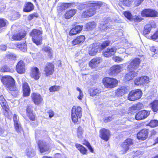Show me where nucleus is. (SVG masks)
I'll list each match as a JSON object with an SVG mask.
<instances>
[{
    "mask_svg": "<svg viewBox=\"0 0 158 158\" xmlns=\"http://www.w3.org/2000/svg\"><path fill=\"white\" fill-rule=\"evenodd\" d=\"M16 69L19 73H23L25 72V68L23 61L20 60L18 62L16 66Z\"/></svg>",
    "mask_w": 158,
    "mask_h": 158,
    "instance_id": "2eb2a0df",
    "label": "nucleus"
},
{
    "mask_svg": "<svg viewBox=\"0 0 158 158\" xmlns=\"http://www.w3.org/2000/svg\"><path fill=\"white\" fill-rule=\"evenodd\" d=\"M85 38L84 35H80L77 37L72 41L73 45L80 44L82 43L85 40Z\"/></svg>",
    "mask_w": 158,
    "mask_h": 158,
    "instance_id": "4be33fe9",
    "label": "nucleus"
},
{
    "mask_svg": "<svg viewBox=\"0 0 158 158\" xmlns=\"http://www.w3.org/2000/svg\"><path fill=\"white\" fill-rule=\"evenodd\" d=\"M119 1L125 6H129L132 2V0H119Z\"/></svg>",
    "mask_w": 158,
    "mask_h": 158,
    "instance_id": "c03bdc74",
    "label": "nucleus"
},
{
    "mask_svg": "<svg viewBox=\"0 0 158 158\" xmlns=\"http://www.w3.org/2000/svg\"><path fill=\"white\" fill-rule=\"evenodd\" d=\"M82 116L81 108L80 106L76 107L74 106L71 110V118L73 122L74 123L78 122V118Z\"/></svg>",
    "mask_w": 158,
    "mask_h": 158,
    "instance_id": "7ed1b4c3",
    "label": "nucleus"
},
{
    "mask_svg": "<svg viewBox=\"0 0 158 158\" xmlns=\"http://www.w3.org/2000/svg\"><path fill=\"white\" fill-rule=\"evenodd\" d=\"M112 59L115 62L118 63L120 62L123 60V59L118 56H113L112 57Z\"/></svg>",
    "mask_w": 158,
    "mask_h": 158,
    "instance_id": "603ef678",
    "label": "nucleus"
},
{
    "mask_svg": "<svg viewBox=\"0 0 158 158\" xmlns=\"http://www.w3.org/2000/svg\"><path fill=\"white\" fill-rule=\"evenodd\" d=\"M1 80L7 89L10 91V93L13 96L16 97L19 94V90L15 87V80L12 77L9 76H5L2 77Z\"/></svg>",
    "mask_w": 158,
    "mask_h": 158,
    "instance_id": "f03ea898",
    "label": "nucleus"
},
{
    "mask_svg": "<svg viewBox=\"0 0 158 158\" xmlns=\"http://www.w3.org/2000/svg\"><path fill=\"white\" fill-rule=\"evenodd\" d=\"M23 95L24 96H28L29 95L30 88L27 83H24L23 85Z\"/></svg>",
    "mask_w": 158,
    "mask_h": 158,
    "instance_id": "a878e982",
    "label": "nucleus"
},
{
    "mask_svg": "<svg viewBox=\"0 0 158 158\" xmlns=\"http://www.w3.org/2000/svg\"><path fill=\"white\" fill-rule=\"evenodd\" d=\"M17 48L23 52H26L27 50V45L25 43L23 44L18 43L16 44Z\"/></svg>",
    "mask_w": 158,
    "mask_h": 158,
    "instance_id": "4c0bfd02",
    "label": "nucleus"
},
{
    "mask_svg": "<svg viewBox=\"0 0 158 158\" xmlns=\"http://www.w3.org/2000/svg\"><path fill=\"white\" fill-rule=\"evenodd\" d=\"M128 89L126 87H121L115 91V95L117 96H122L127 93Z\"/></svg>",
    "mask_w": 158,
    "mask_h": 158,
    "instance_id": "aec40b11",
    "label": "nucleus"
},
{
    "mask_svg": "<svg viewBox=\"0 0 158 158\" xmlns=\"http://www.w3.org/2000/svg\"><path fill=\"white\" fill-rule=\"evenodd\" d=\"M152 39L154 40H156L158 38V30L156 32L151 36Z\"/></svg>",
    "mask_w": 158,
    "mask_h": 158,
    "instance_id": "bf43d9fd",
    "label": "nucleus"
},
{
    "mask_svg": "<svg viewBox=\"0 0 158 158\" xmlns=\"http://www.w3.org/2000/svg\"><path fill=\"white\" fill-rule=\"evenodd\" d=\"M131 71L127 73L125 76V79L127 81H129L132 79L133 78L135 77L137 73L133 71L130 70Z\"/></svg>",
    "mask_w": 158,
    "mask_h": 158,
    "instance_id": "cd10ccee",
    "label": "nucleus"
},
{
    "mask_svg": "<svg viewBox=\"0 0 158 158\" xmlns=\"http://www.w3.org/2000/svg\"><path fill=\"white\" fill-rule=\"evenodd\" d=\"M117 48L113 47L111 48H108L106 50L103 52V55L104 56L109 57L113 55L116 52Z\"/></svg>",
    "mask_w": 158,
    "mask_h": 158,
    "instance_id": "a211bd4d",
    "label": "nucleus"
},
{
    "mask_svg": "<svg viewBox=\"0 0 158 158\" xmlns=\"http://www.w3.org/2000/svg\"><path fill=\"white\" fill-rule=\"evenodd\" d=\"M82 26H77L75 27L72 28L70 31V35H73L79 33L82 30Z\"/></svg>",
    "mask_w": 158,
    "mask_h": 158,
    "instance_id": "b1692460",
    "label": "nucleus"
},
{
    "mask_svg": "<svg viewBox=\"0 0 158 158\" xmlns=\"http://www.w3.org/2000/svg\"><path fill=\"white\" fill-rule=\"evenodd\" d=\"M122 69V67L120 65H114L110 68V74L115 75L119 73L121 71Z\"/></svg>",
    "mask_w": 158,
    "mask_h": 158,
    "instance_id": "dca6fc26",
    "label": "nucleus"
},
{
    "mask_svg": "<svg viewBox=\"0 0 158 158\" xmlns=\"http://www.w3.org/2000/svg\"><path fill=\"white\" fill-rule=\"evenodd\" d=\"M31 108V106H28L27 109V115L29 117L30 119L32 121H34L35 120V116L32 113Z\"/></svg>",
    "mask_w": 158,
    "mask_h": 158,
    "instance_id": "2f4dec72",
    "label": "nucleus"
},
{
    "mask_svg": "<svg viewBox=\"0 0 158 158\" xmlns=\"http://www.w3.org/2000/svg\"><path fill=\"white\" fill-rule=\"evenodd\" d=\"M96 26V24L94 22H89L86 25L87 29L89 30H91L94 28Z\"/></svg>",
    "mask_w": 158,
    "mask_h": 158,
    "instance_id": "ea45409f",
    "label": "nucleus"
},
{
    "mask_svg": "<svg viewBox=\"0 0 158 158\" xmlns=\"http://www.w3.org/2000/svg\"><path fill=\"white\" fill-rule=\"evenodd\" d=\"M71 5V4L69 3H63L61 7L62 9L65 10L69 7Z\"/></svg>",
    "mask_w": 158,
    "mask_h": 158,
    "instance_id": "5fc2aeb1",
    "label": "nucleus"
},
{
    "mask_svg": "<svg viewBox=\"0 0 158 158\" xmlns=\"http://www.w3.org/2000/svg\"><path fill=\"white\" fill-rule=\"evenodd\" d=\"M35 17H37V15L36 14H33L30 15L28 16V18L29 20H31Z\"/></svg>",
    "mask_w": 158,
    "mask_h": 158,
    "instance_id": "052dcab7",
    "label": "nucleus"
},
{
    "mask_svg": "<svg viewBox=\"0 0 158 158\" xmlns=\"http://www.w3.org/2000/svg\"><path fill=\"white\" fill-rule=\"evenodd\" d=\"M110 42L109 41H107L103 42L101 45V48L103 49L105 48L106 46L109 45Z\"/></svg>",
    "mask_w": 158,
    "mask_h": 158,
    "instance_id": "864d4df0",
    "label": "nucleus"
},
{
    "mask_svg": "<svg viewBox=\"0 0 158 158\" xmlns=\"http://www.w3.org/2000/svg\"><path fill=\"white\" fill-rule=\"evenodd\" d=\"M85 145L88 147V149L91 152H93V149L92 148L90 143L89 142H86L85 144Z\"/></svg>",
    "mask_w": 158,
    "mask_h": 158,
    "instance_id": "13d9d810",
    "label": "nucleus"
},
{
    "mask_svg": "<svg viewBox=\"0 0 158 158\" xmlns=\"http://www.w3.org/2000/svg\"><path fill=\"white\" fill-rule=\"evenodd\" d=\"M140 60L138 58H136L130 62L128 66V69L129 70L134 71L138 68Z\"/></svg>",
    "mask_w": 158,
    "mask_h": 158,
    "instance_id": "6e6552de",
    "label": "nucleus"
},
{
    "mask_svg": "<svg viewBox=\"0 0 158 158\" xmlns=\"http://www.w3.org/2000/svg\"><path fill=\"white\" fill-rule=\"evenodd\" d=\"M83 134L82 129L81 127H78L77 131V136L79 138H81L82 137V135Z\"/></svg>",
    "mask_w": 158,
    "mask_h": 158,
    "instance_id": "49530a36",
    "label": "nucleus"
},
{
    "mask_svg": "<svg viewBox=\"0 0 158 158\" xmlns=\"http://www.w3.org/2000/svg\"><path fill=\"white\" fill-rule=\"evenodd\" d=\"M144 0H135V5L138 6H139Z\"/></svg>",
    "mask_w": 158,
    "mask_h": 158,
    "instance_id": "e2e57ef3",
    "label": "nucleus"
},
{
    "mask_svg": "<svg viewBox=\"0 0 158 158\" xmlns=\"http://www.w3.org/2000/svg\"><path fill=\"white\" fill-rule=\"evenodd\" d=\"M99 27L101 29L104 31H106V30L108 29V28H109V27H108V26L106 24H101Z\"/></svg>",
    "mask_w": 158,
    "mask_h": 158,
    "instance_id": "6e6d98bb",
    "label": "nucleus"
},
{
    "mask_svg": "<svg viewBox=\"0 0 158 158\" xmlns=\"http://www.w3.org/2000/svg\"><path fill=\"white\" fill-rule=\"evenodd\" d=\"M25 36V34L22 32H19L14 34L12 38L14 40H20L24 38Z\"/></svg>",
    "mask_w": 158,
    "mask_h": 158,
    "instance_id": "c85d7f7f",
    "label": "nucleus"
},
{
    "mask_svg": "<svg viewBox=\"0 0 158 158\" xmlns=\"http://www.w3.org/2000/svg\"><path fill=\"white\" fill-rule=\"evenodd\" d=\"M0 104L2 108L6 111L7 112L9 110L8 108V106L7 104L6 101L2 95L0 96Z\"/></svg>",
    "mask_w": 158,
    "mask_h": 158,
    "instance_id": "393cba45",
    "label": "nucleus"
},
{
    "mask_svg": "<svg viewBox=\"0 0 158 158\" xmlns=\"http://www.w3.org/2000/svg\"><path fill=\"white\" fill-rule=\"evenodd\" d=\"M41 32L37 29H33L30 33L32 37V40L36 45H40L42 41Z\"/></svg>",
    "mask_w": 158,
    "mask_h": 158,
    "instance_id": "20e7f679",
    "label": "nucleus"
},
{
    "mask_svg": "<svg viewBox=\"0 0 158 158\" xmlns=\"http://www.w3.org/2000/svg\"><path fill=\"white\" fill-rule=\"evenodd\" d=\"M155 143H154L153 145H155L157 143H158V137L155 140Z\"/></svg>",
    "mask_w": 158,
    "mask_h": 158,
    "instance_id": "774afa93",
    "label": "nucleus"
},
{
    "mask_svg": "<svg viewBox=\"0 0 158 158\" xmlns=\"http://www.w3.org/2000/svg\"><path fill=\"white\" fill-rule=\"evenodd\" d=\"M150 17H157L158 16V13L155 10H151L150 14Z\"/></svg>",
    "mask_w": 158,
    "mask_h": 158,
    "instance_id": "8fccbe9b",
    "label": "nucleus"
},
{
    "mask_svg": "<svg viewBox=\"0 0 158 158\" xmlns=\"http://www.w3.org/2000/svg\"><path fill=\"white\" fill-rule=\"evenodd\" d=\"M13 120L15 130L18 132H21L23 131V129L19 122L18 117L15 114H14L13 116Z\"/></svg>",
    "mask_w": 158,
    "mask_h": 158,
    "instance_id": "ddd939ff",
    "label": "nucleus"
},
{
    "mask_svg": "<svg viewBox=\"0 0 158 158\" xmlns=\"http://www.w3.org/2000/svg\"><path fill=\"white\" fill-rule=\"evenodd\" d=\"M6 23V20L3 19H0V27L5 26Z\"/></svg>",
    "mask_w": 158,
    "mask_h": 158,
    "instance_id": "3c124183",
    "label": "nucleus"
},
{
    "mask_svg": "<svg viewBox=\"0 0 158 158\" xmlns=\"http://www.w3.org/2000/svg\"><path fill=\"white\" fill-rule=\"evenodd\" d=\"M152 26L150 24L145 25L144 27V30L143 31V34L144 35H146L150 33Z\"/></svg>",
    "mask_w": 158,
    "mask_h": 158,
    "instance_id": "e433bc0d",
    "label": "nucleus"
},
{
    "mask_svg": "<svg viewBox=\"0 0 158 158\" xmlns=\"http://www.w3.org/2000/svg\"><path fill=\"white\" fill-rule=\"evenodd\" d=\"M151 11V9H146L142 12L141 14L143 16L150 17V14Z\"/></svg>",
    "mask_w": 158,
    "mask_h": 158,
    "instance_id": "a19ab883",
    "label": "nucleus"
},
{
    "mask_svg": "<svg viewBox=\"0 0 158 158\" xmlns=\"http://www.w3.org/2000/svg\"><path fill=\"white\" fill-rule=\"evenodd\" d=\"M6 48V47L5 45H1L0 47V49L2 50H5Z\"/></svg>",
    "mask_w": 158,
    "mask_h": 158,
    "instance_id": "69168bd1",
    "label": "nucleus"
},
{
    "mask_svg": "<svg viewBox=\"0 0 158 158\" xmlns=\"http://www.w3.org/2000/svg\"><path fill=\"white\" fill-rule=\"evenodd\" d=\"M42 50L48 53V56L51 58L53 55V52L52 49L49 47L45 46L42 48Z\"/></svg>",
    "mask_w": 158,
    "mask_h": 158,
    "instance_id": "72a5a7b5",
    "label": "nucleus"
},
{
    "mask_svg": "<svg viewBox=\"0 0 158 158\" xmlns=\"http://www.w3.org/2000/svg\"><path fill=\"white\" fill-rule=\"evenodd\" d=\"M100 137L103 139L107 141L108 140L109 131L105 128L102 129L100 131Z\"/></svg>",
    "mask_w": 158,
    "mask_h": 158,
    "instance_id": "6ab92c4d",
    "label": "nucleus"
},
{
    "mask_svg": "<svg viewBox=\"0 0 158 158\" xmlns=\"http://www.w3.org/2000/svg\"><path fill=\"white\" fill-rule=\"evenodd\" d=\"M148 130L147 129H143L137 134V138L142 140H145L148 137Z\"/></svg>",
    "mask_w": 158,
    "mask_h": 158,
    "instance_id": "4468645a",
    "label": "nucleus"
},
{
    "mask_svg": "<svg viewBox=\"0 0 158 158\" xmlns=\"http://www.w3.org/2000/svg\"><path fill=\"white\" fill-rule=\"evenodd\" d=\"M150 114V111L143 110L139 112L136 114L135 118L138 120H141L147 118Z\"/></svg>",
    "mask_w": 158,
    "mask_h": 158,
    "instance_id": "1a4fd4ad",
    "label": "nucleus"
},
{
    "mask_svg": "<svg viewBox=\"0 0 158 158\" xmlns=\"http://www.w3.org/2000/svg\"><path fill=\"white\" fill-rule=\"evenodd\" d=\"M26 154L29 157H32L35 156V153L33 150L30 148L27 151Z\"/></svg>",
    "mask_w": 158,
    "mask_h": 158,
    "instance_id": "37998d69",
    "label": "nucleus"
},
{
    "mask_svg": "<svg viewBox=\"0 0 158 158\" xmlns=\"http://www.w3.org/2000/svg\"><path fill=\"white\" fill-rule=\"evenodd\" d=\"M7 56H8L9 57V58H13L14 59V58H15V56L13 55H12L11 54H9Z\"/></svg>",
    "mask_w": 158,
    "mask_h": 158,
    "instance_id": "338daca9",
    "label": "nucleus"
},
{
    "mask_svg": "<svg viewBox=\"0 0 158 158\" xmlns=\"http://www.w3.org/2000/svg\"><path fill=\"white\" fill-rule=\"evenodd\" d=\"M34 9L33 4L30 2L27 3L24 8L23 11L26 12H29Z\"/></svg>",
    "mask_w": 158,
    "mask_h": 158,
    "instance_id": "c756f323",
    "label": "nucleus"
},
{
    "mask_svg": "<svg viewBox=\"0 0 158 158\" xmlns=\"http://www.w3.org/2000/svg\"><path fill=\"white\" fill-rule=\"evenodd\" d=\"M101 62V60L99 58H96L92 59L89 63V65L92 68H95Z\"/></svg>",
    "mask_w": 158,
    "mask_h": 158,
    "instance_id": "5701e85b",
    "label": "nucleus"
},
{
    "mask_svg": "<svg viewBox=\"0 0 158 158\" xmlns=\"http://www.w3.org/2000/svg\"><path fill=\"white\" fill-rule=\"evenodd\" d=\"M76 13V10L74 9H71L66 12L65 14V18L69 19L73 17Z\"/></svg>",
    "mask_w": 158,
    "mask_h": 158,
    "instance_id": "7c9ffc66",
    "label": "nucleus"
},
{
    "mask_svg": "<svg viewBox=\"0 0 158 158\" xmlns=\"http://www.w3.org/2000/svg\"><path fill=\"white\" fill-rule=\"evenodd\" d=\"M149 78L147 76H144L137 78L135 81V84L137 85H141L149 82Z\"/></svg>",
    "mask_w": 158,
    "mask_h": 158,
    "instance_id": "9b49d317",
    "label": "nucleus"
},
{
    "mask_svg": "<svg viewBox=\"0 0 158 158\" xmlns=\"http://www.w3.org/2000/svg\"><path fill=\"white\" fill-rule=\"evenodd\" d=\"M2 70L3 71L5 72H10L13 73L14 72V70L13 69H10L8 66H5L2 69Z\"/></svg>",
    "mask_w": 158,
    "mask_h": 158,
    "instance_id": "09e8293b",
    "label": "nucleus"
},
{
    "mask_svg": "<svg viewBox=\"0 0 158 158\" xmlns=\"http://www.w3.org/2000/svg\"><path fill=\"white\" fill-rule=\"evenodd\" d=\"M44 71L46 76L52 75L54 71V65L52 63H48L45 67Z\"/></svg>",
    "mask_w": 158,
    "mask_h": 158,
    "instance_id": "9d476101",
    "label": "nucleus"
},
{
    "mask_svg": "<svg viewBox=\"0 0 158 158\" xmlns=\"http://www.w3.org/2000/svg\"><path fill=\"white\" fill-rule=\"evenodd\" d=\"M101 6V3L100 2H97L81 5L80 6L79 9L81 10L85 7L88 8L82 13V15L85 18L89 17L94 15L96 13V10L99 8Z\"/></svg>",
    "mask_w": 158,
    "mask_h": 158,
    "instance_id": "f257e3e1",
    "label": "nucleus"
},
{
    "mask_svg": "<svg viewBox=\"0 0 158 158\" xmlns=\"http://www.w3.org/2000/svg\"><path fill=\"white\" fill-rule=\"evenodd\" d=\"M60 89V86L54 85L51 87L49 90L50 92H54L59 91Z\"/></svg>",
    "mask_w": 158,
    "mask_h": 158,
    "instance_id": "a18cd8bd",
    "label": "nucleus"
},
{
    "mask_svg": "<svg viewBox=\"0 0 158 158\" xmlns=\"http://www.w3.org/2000/svg\"><path fill=\"white\" fill-rule=\"evenodd\" d=\"M40 75L39 69L38 68L35 67L32 68L31 73V77L35 80H37L39 79Z\"/></svg>",
    "mask_w": 158,
    "mask_h": 158,
    "instance_id": "412c9836",
    "label": "nucleus"
},
{
    "mask_svg": "<svg viewBox=\"0 0 158 158\" xmlns=\"http://www.w3.org/2000/svg\"><path fill=\"white\" fill-rule=\"evenodd\" d=\"M133 144L131 139H129L126 140L121 145L120 148V153L125 154L129 149L130 147Z\"/></svg>",
    "mask_w": 158,
    "mask_h": 158,
    "instance_id": "39448f33",
    "label": "nucleus"
},
{
    "mask_svg": "<svg viewBox=\"0 0 158 158\" xmlns=\"http://www.w3.org/2000/svg\"><path fill=\"white\" fill-rule=\"evenodd\" d=\"M75 146L81 153L83 155L86 154L87 150L82 145L79 144H76Z\"/></svg>",
    "mask_w": 158,
    "mask_h": 158,
    "instance_id": "f704fd0d",
    "label": "nucleus"
},
{
    "mask_svg": "<svg viewBox=\"0 0 158 158\" xmlns=\"http://www.w3.org/2000/svg\"><path fill=\"white\" fill-rule=\"evenodd\" d=\"M38 145L41 153L48 151L49 149L46 143L42 140H40L38 142Z\"/></svg>",
    "mask_w": 158,
    "mask_h": 158,
    "instance_id": "f3484780",
    "label": "nucleus"
},
{
    "mask_svg": "<svg viewBox=\"0 0 158 158\" xmlns=\"http://www.w3.org/2000/svg\"><path fill=\"white\" fill-rule=\"evenodd\" d=\"M124 15L125 17H126L128 19L131 21L132 19H134L135 21L140 22L141 20V19L138 16H137L136 17H135L133 19L132 18V15L131 13L128 11L125 12L124 13Z\"/></svg>",
    "mask_w": 158,
    "mask_h": 158,
    "instance_id": "bb28decb",
    "label": "nucleus"
},
{
    "mask_svg": "<svg viewBox=\"0 0 158 158\" xmlns=\"http://www.w3.org/2000/svg\"><path fill=\"white\" fill-rule=\"evenodd\" d=\"M142 93L141 90L137 89L131 91L129 93L128 99L131 101H134L140 98Z\"/></svg>",
    "mask_w": 158,
    "mask_h": 158,
    "instance_id": "0eeeda50",
    "label": "nucleus"
},
{
    "mask_svg": "<svg viewBox=\"0 0 158 158\" xmlns=\"http://www.w3.org/2000/svg\"><path fill=\"white\" fill-rule=\"evenodd\" d=\"M149 125L152 127L158 126V121L156 120H152L149 123Z\"/></svg>",
    "mask_w": 158,
    "mask_h": 158,
    "instance_id": "79ce46f5",
    "label": "nucleus"
},
{
    "mask_svg": "<svg viewBox=\"0 0 158 158\" xmlns=\"http://www.w3.org/2000/svg\"><path fill=\"white\" fill-rule=\"evenodd\" d=\"M151 50L152 52H153L156 53H158V49L155 47H152L151 48Z\"/></svg>",
    "mask_w": 158,
    "mask_h": 158,
    "instance_id": "0e129e2a",
    "label": "nucleus"
},
{
    "mask_svg": "<svg viewBox=\"0 0 158 158\" xmlns=\"http://www.w3.org/2000/svg\"><path fill=\"white\" fill-rule=\"evenodd\" d=\"M77 90L79 92V95L77 96V98L79 100H81L83 97V94L82 91L80 88L77 87L76 88Z\"/></svg>",
    "mask_w": 158,
    "mask_h": 158,
    "instance_id": "de8ad7c7",
    "label": "nucleus"
},
{
    "mask_svg": "<svg viewBox=\"0 0 158 158\" xmlns=\"http://www.w3.org/2000/svg\"><path fill=\"white\" fill-rule=\"evenodd\" d=\"M99 90L95 88L90 89L89 90V93L91 96L96 95L99 93Z\"/></svg>",
    "mask_w": 158,
    "mask_h": 158,
    "instance_id": "58836bf2",
    "label": "nucleus"
},
{
    "mask_svg": "<svg viewBox=\"0 0 158 158\" xmlns=\"http://www.w3.org/2000/svg\"><path fill=\"white\" fill-rule=\"evenodd\" d=\"M150 106L154 112L158 110V100H155L150 104Z\"/></svg>",
    "mask_w": 158,
    "mask_h": 158,
    "instance_id": "473e14b6",
    "label": "nucleus"
},
{
    "mask_svg": "<svg viewBox=\"0 0 158 158\" xmlns=\"http://www.w3.org/2000/svg\"><path fill=\"white\" fill-rule=\"evenodd\" d=\"M142 104L139 103L130 107V109L131 111L133 112L135 110H139L142 109Z\"/></svg>",
    "mask_w": 158,
    "mask_h": 158,
    "instance_id": "c9c22d12",
    "label": "nucleus"
},
{
    "mask_svg": "<svg viewBox=\"0 0 158 158\" xmlns=\"http://www.w3.org/2000/svg\"><path fill=\"white\" fill-rule=\"evenodd\" d=\"M103 82L106 87L110 88L116 86L118 84V81L114 78L107 77L103 79Z\"/></svg>",
    "mask_w": 158,
    "mask_h": 158,
    "instance_id": "423d86ee",
    "label": "nucleus"
},
{
    "mask_svg": "<svg viewBox=\"0 0 158 158\" xmlns=\"http://www.w3.org/2000/svg\"><path fill=\"white\" fill-rule=\"evenodd\" d=\"M48 114L49 117L51 118L53 117L54 115V112L52 110H49L48 111Z\"/></svg>",
    "mask_w": 158,
    "mask_h": 158,
    "instance_id": "680f3d73",
    "label": "nucleus"
},
{
    "mask_svg": "<svg viewBox=\"0 0 158 158\" xmlns=\"http://www.w3.org/2000/svg\"><path fill=\"white\" fill-rule=\"evenodd\" d=\"M31 96L32 100L36 105H39L43 100L41 96L38 93H33Z\"/></svg>",
    "mask_w": 158,
    "mask_h": 158,
    "instance_id": "f8f14e48",
    "label": "nucleus"
},
{
    "mask_svg": "<svg viewBox=\"0 0 158 158\" xmlns=\"http://www.w3.org/2000/svg\"><path fill=\"white\" fill-rule=\"evenodd\" d=\"M113 119V118L112 116H109L105 118L104 121L105 123H107L112 120Z\"/></svg>",
    "mask_w": 158,
    "mask_h": 158,
    "instance_id": "4d7b16f0",
    "label": "nucleus"
}]
</instances>
